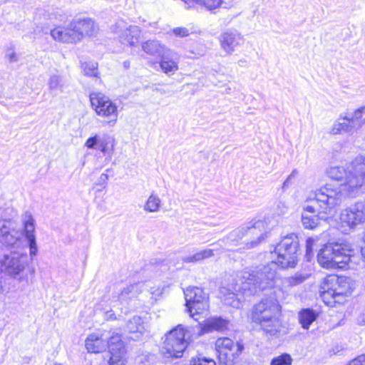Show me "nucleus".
<instances>
[{
  "mask_svg": "<svg viewBox=\"0 0 365 365\" xmlns=\"http://www.w3.org/2000/svg\"><path fill=\"white\" fill-rule=\"evenodd\" d=\"M82 68L86 75L89 76H97L98 69L96 63H84Z\"/></svg>",
  "mask_w": 365,
  "mask_h": 365,
  "instance_id": "38",
  "label": "nucleus"
},
{
  "mask_svg": "<svg viewBox=\"0 0 365 365\" xmlns=\"http://www.w3.org/2000/svg\"><path fill=\"white\" fill-rule=\"evenodd\" d=\"M112 31L116 34L122 43L134 46L136 45L141 35V31L138 26L128 25L123 21H117L111 28Z\"/></svg>",
  "mask_w": 365,
  "mask_h": 365,
  "instance_id": "14",
  "label": "nucleus"
},
{
  "mask_svg": "<svg viewBox=\"0 0 365 365\" xmlns=\"http://www.w3.org/2000/svg\"><path fill=\"white\" fill-rule=\"evenodd\" d=\"M46 19L51 21L54 24L64 22L67 20L68 16L61 9H52L46 11L43 14Z\"/></svg>",
  "mask_w": 365,
  "mask_h": 365,
  "instance_id": "32",
  "label": "nucleus"
},
{
  "mask_svg": "<svg viewBox=\"0 0 365 365\" xmlns=\"http://www.w3.org/2000/svg\"><path fill=\"white\" fill-rule=\"evenodd\" d=\"M288 212V207L284 202H279L276 207V212L279 215H284Z\"/></svg>",
  "mask_w": 365,
  "mask_h": 365,
  "instance_id": "43",
  "label": "nucleus"
},
{
  "mask_svg": "<svg viewBox=\"0 0 365 365\" xmlns=\"http://www.w3.org/2000/svg\"><path fill=\"white\" fill-rule=\"evenodd\" d=\"M109 332L103 331L101 334H91L86 340V347L88 352L100 353L107 349L106 340L108 339Z\"/></svg>",
  "mask_w": 365,
  "mask_h": 365,
  "instance_id": "19",
  "label": "nucleus"
},
{
  "mask_svg": "<svg viewBox=\"0 0 365 365\" xmlns=\"http://www.w3.org/2000/svg\"><path fill=\"white\" fill-rule=\"evenodd\" d=\"M215 349L218 354L219 365H235L244 346L239 342L235 343L230 338L221 337L216 340Z\"/></svg>",
  "mask_w": 365,
  "mask_h": 365,
  "instance_id": "10",
  "label": "nucleus"
},
{
  "mask_svg": "<svg viewBox=\"0 0 365 365\" xmlns=\"http://www.w3.org/2000/svg\"><path fill=\"white\" fill-rule=\"evenodd\" d=\"M364 110L365 107H361L356 109L354 113L347 115L349 116L351 123L354 124L356 129L361 128L365 123V120L362 119V114Z\"/></svg>",
  "mask_w": 365,
  "mask_h": 365,
  "instance_id": "36",
  "label": "nucleus"
},
{
  "mask_svg": "<svg viewBox=\"0 0 365 365\" xmlns=\"http://www.w3.org/2000/svg\"><path fill=\"white\" fill-rule=\"evenodd\" d=\"M47 85L51 91H63L66 85L64 76L58 73H52L48 79Z\"/></svg>",
  "mask_w": 365,
  "mask_h": 365,
  "instance_id": "29",
  "label": "nucleus"
},
{
  "mask_svg": "<svg viewBox=\"0 0 365 365\" xmlns=\"http://www.w3.org/2000/svg\"><path fill=\"white\" fill-rule=\"evenodd\" d=\"M185 336V330L182 325H178L166 334L165 340L160 349L161 354L165 361L182 356L187 346Z\"/></svg>",
  "mask_w": 365,
  "mask_h": 365,
  "instance_id": "6",
  "label": "nucleus"
},
{
  "mask_svg": "<svg viewBox=\"0 0 365 365\" xmlns=\"http://www.w3.org/2000/svg\"><path fill=\"white\" fill-rule=\"evenodd\" d=\"M327 176L344 182L341 187L326 184L310 194L304 209L311 212L331 213L342 202L344 192L356 197L365 192V156H359L346 166L334 165L327 170Z\"/></svg>",
  "mask_w": 365,
  "mask_h": 365,
  "instance_id": "2",
  "label": "nucleus"
},
{
  "mask_svg": "<svg viewBox=\"0 0 365 365\" xmlns=\"http://www.w3.org/2000/svg\"><path fill=\"white\" fill-rule=\"evenodd\" d=\"M187 310L190 317L202 313L209 307L208 297L201 288L189 287L184 291Z\"/></svg>",
  "mask_w": 365,
  "mask_h": 365,
  "instance_id": "12",
  "label": "nucleus"
},
{
  "mask_svg": "<svg viewBox=\"0 0 365 365\" xmlns=\"http://www.w3.org/2000/svg\"><path fill=\"white\" fill-rule=\"evenodd\" d=\"M115 140L110 136H106L103 139H100L98 142V148L103 153L106 154L113 150Z\"/></svg>",
  "mask_w": 365,
  "mask_h": 365,
  "instance_id": "35",
  "label": "nucleus"
},
{
  "mask_svg": "<svg viewBox=\"0 0 365 365\" xmlns=\"http://www.w3.org/2000/svg\"><path fill=\"white\" fill-rule=\"evenodd\" d=\"M291 180H292L291 178H289V177H287V180L284 182V183L282 185L283 190L287 189V187L289 185Z\"/></svg>",
  "mask_w": 365,
  "mask_h": 365,
  "instance_id": "48",
  "label": "nucleus"
},
{
  "mask_svg": "<svg viewBox=\"0 0 365 365\" xmlns=\"http://www.w3.org/2000/svg\"><path fill=\"white\" fill-rule=\"evenodd\" d=\"M297 174V170H294L292 173L288 176L289 178H291L292 179L293 178H294L296 176V175Z\"/></svg>",
  "mask_w": 365,
  "mask_h": 365,
  "instance_id": "50",
  "label": "nucleus"
},
{
  "mask_svg": "<svg viewBox=\"0 0 365 365\" xmlns=\"http://www.w3.org/2000/svg\"><path fill=\"white\" fill-rule=\"evenodd\" d=\"M143 50L151 56L160 55L166 51L163 45L156 40H148L142 44Z\"/></svg>",
  "mask_w": 365,
  "mask_h": 365,
  "instance_id": "27",
  "label": "nucleus"
},
{
  "mask_svg": "<svg viewBox=\"0 0 365 365\" xmlns=\"http://www.w3.org/2000/svg\"><path fill=\"white\" fill-rule=\"evenodd\" d=\"M0 242L11 249L23 250L25 248L23 232L10 220H0Z\"/></svg>",
  "mask_w": 365,
  "mask_h": 365,
  "instance_id": "11",
  "label": "nucleus"
},
{
  "mask_svg": "<svg viewBox=\"0 0 365 365\" xmlns=\"http://www.w3.org/2000/svg\"><path fill=\"white\" fill-rule=\"evenodd\" d=\"M229 322L221 317L207 319L202 325V333H209L213 331H222L228 328Z\"/></svg>",
  "mask_w": 365,
  "mask_h": 365,
  "instance_id": "23",
  "label": "nucleus"
},
{
  "mask_svg": "<svg viewBox=\"0 0 365 365\" xmlns=\"http://www.w3.org/2000/svg\"><path fill=\"white\" fill-rule=\"evenodd\" d=\"M105 318L107 320H113L115 319L116 317L113 310L108 311L105 313Z\"/></svg>",
  "mask_w": 365,
  "mask_h": 365,
  "instance_id": "47",
  "label": "nucleus"
},
{
  "mask_svg": "<svg viewBox=\"0 0 365 365\" xmlns=\"http://www.w3.org/2000/svg\"><path fill=\"white\" fill-rule=\"evenodd\" d=\"M280 311L281 307L277 299L272 297L264 298L255 305L252 318L266 334L277 336L282 329L278 317Z\"/></svg>",
  "mask_w": 365,
  "mask_h": 365,
  "instance_id": "3",
  "label": "nucleus"
},
{
  "mask_svg": "<svg viewBox=\"0 0 365 365\" xmlns=\"http://www.w3.org/2000/svg\"><path fill=\"white\" fill-rule=\"evenodd\" d=\"M123 67L125 68V69H128L130 68V63L129 61H125L123 63Z\"/></svg>",
  "mask_w": 365,
  "mask_h": 365,
  "instance_id": "49",
  "label": "nucleus"
},
{
  "mask_svg": "<svg viewBox=\"0 0 365 365\" xmlns=\"http://www.w3.org/2000/svg\"><path fill=\"white\" fill-rule=\"evenodd\" d=\"M185 2L187 8L194 6L195 4L205 8L209 11L217 9L220 6L222 0H181Z\"/></svg>",
  "mask_w": 365,
  "mask_h": 365,
  "instance_id": "26",
  "label": "nucleus"
},
{
  "mask_svg": "<svg viewBox=\"0 0 365 365\" xmlns=\"http://www.w3.org/2000/svg\"><path fill=\"white\" fill-rule=\"evenodd\" d=\"M109 332L108 339L106 340L107 348L109 349L110 354L109 364L110 365H125L124 354L125 346L121 339V336L118 334L110 336Z\"/></svg>",
  "mask_w": 365,
  "mask_h": 365,
  "instance_id": "15",
  "label": "nucleus"
},
{
  "mask_svg": "<svg viewBox=\"0 0 365 365\" xmlns=\"http://www.w3.org/2000/svg\"><path fill=\"white\" fill-rule=\"evenodd\" d=\"M54 365H62V364L56 363Z\"/></svg>",
  "mask_w": 365,
  "mask_h": 365,
  "instance_id": "51",
  "label": "nucleus"
},
{
  "mask_svg": "<svg viewBox=\"0 0 365 365\" xmlns=\"http://www.w3.org/2000/svg\"><path fill=\"white\" fill-rule=\"evenodd\" d=\"M190 365H216V362L211 359L207 358H192L190 361Z\"/></svg>",
  "mask_w": 365,
  "mask_h": 365,
  "instance_id": "39",
  "label": "nucleus"
},
{
  "mask_svg": "<svg viewBox=\"0 0 365 365\" xmlns=\"http://www.w3.org/2000/svg\"><path fill=\"white\" fill-rule=\"evenodd\" d=\"M50 32L52 38L59 42L73 43L81 41L74 19L66 27L57 26Z\"/></svg>",
  "mask_w": 365,
  "mask_h": 365,
  "instance_id": "16",
  "label": "nucleus"
},
{
  "mask_svg": "<svg viewBox=\"0 0 365 365\" xmlns=\"http://www.w3.org/2000/svg\"><path fill=\"white\" fill-rule=\"evenodd\" d=\"M292 359L289 354H282L274 357L270 365H292Z\"/></svg>",
  "mask_w": 365,
  "mask_h": 365,
  "instance_id": "37",
  "label": "nucleus"
},
{
  "mask_svg": "<svg viewBox=\"0 0 365 365\" xmlns=\"http://www.w3.org/2000/svg\"><path fill=\"white\" fill-rule=\"evenodd\" d=\"M160 197L155 194H151L144 205V210L149 212H157L160 210Z\"/></svg>",
  "mask_w": 365,
  "mask_h": 365,
  "instance_id": "34",
  "label": "nucleus"
},
{
  "mask_svg": "<svg viewBox=\"0 0 365 365\" xmlns=\"http://www.w3.org/2000/svg\"><path fill=\"white\" fill-rule=\"evenodd\" d=\"M74 21L78 29V34H79L81 41L84 37L96 36L99 31L98 24L91 18H78L74 19Z\"/></svg>",
  "mask_w": 365,
  "mask_h": 365,
  "instance_id": "21",
  "label": "nucleus"
},
{
  "mask_svg": "<svg viewBox=\"0 0 365 365\" xmlns=\"http://www.w3.org/2000/svg\"><path fill=\"white\" fill-rule=\"evenodd\" d=\"M340 220L351 230L365 224V200H359L344 209L340 215Z\"/></svg>",
  "mask_w": 365,
  "mask_h": 365,
  "instance_id": "13",
  "label": "nucleus"
},
{
  "mask_svg": "<svg viewBox=\"0 0 365 365\" xmlns=\"http://www.w3.org/2000/svg\"><path fill=\"white\" fill-rule=\"evenodd\" d=\"M219 41L222 49L227 54H232L235 48L241 44L242 38L237 31H229L221 34Z\"/></svg>",
  "mask_w": 365,
  "mask_h": 365,
  "instance_id": "18",
  "label": "nucleus"
},
{
  "mask_svg": "<svg viewBox=\"0 0 365 365\" xmlns=\"http://www.w3.org/2000/svg\"><path fill=\"white\" fill-rule=\"evenodd\" d=\"M99 140L98 136L96 135L93 137L89 138L86 140L85 145L90 149L96 148V146L98 145Z\"/></svg>",
  "mask_w": 365,
  "mask_h": 365,
  "instance_id": "42",
  "label": "nucleus"
},
{
  "mask_svg": "<svg viewBox=\"0 0 365 365\" xmlns=\"http://www.w3.org/2000/svg\"><path fill=\"white\" fill-rule=\"evenodd\" d=\"M357 129L354 124L351 123L349 116L346 115L344 117L340 115V117L334 123L330 133L333 135H338L342 132L353 133Z\"/></svg>",
  "mask_w": 365,
  "mask_h": 365,
  "instance_id": "22",
  "label": "nucleus"
},
{
  "mask_svg": "<svg viewBox=\"0 0 365 365\" xmlns=\"http://www.w3.org/2000/svg\"><path fill=\"white\" fill-rule=\"evenodd\" d=\"M264 223L258 220L254 223L250 222L247 225L238 227L229 234L228 239L231 241L241 240L245 237L247 248H252L264 240L266 235L263 232Z\"/></svg>",
  "mask_w": 365,
  "mask_h": 365,
  "instance_id": "7",
  "label": "nucleus"
},
{
  "mask_svg": "<svg viewBox=\"0 0 365 365\" xmlns=\"http://www.w3.org/2000/svg\"><path fill=\"white\" fill-rule=\"evenodd\" d=\"M143 284L136 283L124 288L119 294L118 299L122 304H128L129 300L136 298L140 294Z\"/></svg>",
  "mask_w": 365,
  "mask_h": 365,
  "instance_id": "24",
  "label": "nucleus"
},
{
  "mask_svg": "<svg viewBox=\"0 0 365 365\" xmlns=\"http://www.w3.org/2000/svg\"><path fill=\"white\" fill-rule=\"evenodd\" d=\"M354 282L344 276L329 275L320 284L321 297L326 304H343L354 289Z\"/></svg>",
  "mask_w": 365,
  "mask_h": 365,
  "instance_id": "4",
  "label": "nucleus"
},
{
  "mask_svg": "<svg viewBox=\"0 0 365 365\" xmlns=\"http://www.w3.org/2000/svg\"><path fill=\"white\" fill-rule=\"evenodd\" d=\"M92 108L96 114L105 119L110 125H114L118 120V106L108 96L102 93L93 92L90 94Z\"/></svg>",
  "mask_w": 365,
  "mask_h": 365,
  "instance_id": "9",
  "label": "nucleus"
},
{
  "mask_svg": "<svg viewBox=\"0 0 365 365\" xmlns=\"http://www.w3.org/2000/svg\"><path fill=\"white\" fill-rule=\"evenodd\" d=\"M178 54L170 49H166L161 54L160 66L163 72L168 76L173 75L178 70Z\"/></svg>",
  "mask_w": 365,
  "mask_h": 365,
  "instance_id": "20",
  "label": "nucleus"
},
{
  "mask_svg": "<svg viewBox=\"0 0 365 365\" xmlns=\"http://www.w3.org/2000/svg\"><path fill=\"white\" fill-rule=\"evenodd\" d=\"M128 331L133 334H142L145 331V327L141 317L134 316L127 323Z\"/></svg>",
  "mask_w": 365,
  "mask_h": 365,
  "instance_id": "31",
  "label": "nucleus"
},
{
  "mask_svg": "<svg viewBox=\"0 0 365 365\" xmlns=\"http://www.w3.org/2000/svg\"><path fill=\"white\" fill-rule=\"evenodd\" d=\"M358 324L363 326L365 325V306L360 309L359 315L356 318Z\"/></svg>",
  "mask_w": 365,
  "mask_h": 365,
  "instance_id": "45",
  "label": "nucleus"
},
{
  "mask_svg": "<svg viewBox=\"0 0 365 365\" xmlns=\"http://www.w3.org/2000/svg\"><path fill=\"white\" fill-rule=\"evenodd\" d=\"M27 255L22 250L11 252L0 256V269L11 277L21 280L25 274Z\"/></svg>",
  "mask_w": 365,
  "mask_h": 365,
  "instance_id": "8",
  "label": "nucleus"
},
{
  "mask_svg": "<svg viewBox=\"0 0 365 365\" xmlns=\"http://www.w3.org/2000/svg\"><path fill=\"white\" fill-rule=\"evenodd\" d=\"M308 277L309 274L297 272L292 276L284 278L282 283L284 286L295 287L304 282Z\"/></svg>",
  "mask_w": 365,
  "mask_h": 365,
  "instance_id": "33",
  "label": "nucleus"
},
{
  "mask_svg": "<svg viewBox=\"0 0 365 365\" xmlns=\"http://www.w3.org/2000/svg\"><path fill=\"white\" fill-rule=\"evenodd\" d=\"M316 240L313 237H308L306 240V257L309 260L314 255L313 248Z\"/></svg>",
  "mask_w": 365,
  "mask_h": 365,
  "instance_id": "40",
  "label": "nucleus"
},
{
  "mask_svg": "<svg viewBox=\"0 0 365 365\" xmlns=\"http://www.w3.org/2000/svg\"><path fill=\"white\" fill-rule=\"evenodd\" d=\"M108 180V175L106 173H103L101 175V176L99 178L98 184L103 185V187H105L107 184Z\"/></svg>",
  "mask_w": 365,
  "mask_h": 365,
  "instance_id": "46",
  "label": "nucleus"
},
{
  "mask_svg": "<svg viewBox=\"0 0 365 365\" xmlns=\"http://www.w3.org/2000/svg\"><path fill=\"white\" fill-rule=\"evenodd\" d=\"M214 255L212 250L205 249L200 250L192 255L185 256L182 257V260L185 263H197L203 259L210 258Z\"/></svg>",
  "mask_w": 365,
  "mask_h": 365,
  "instance_id": "28",
  "label": "nucleus"
},
{
  "mask_svg": "<svg viewBox=\"0 0 365 365\" xmlns=\"http://www.w3.org/2000/svg\"><path fill=\"white\" fill-rule=\"evenodd\" d=\"M317 314L311 309H304L299 314V322L304 329H308L309 326L317 319Z\"/></svg>",
  "mask_w": 365,
  "mask_h": 365,
  "instance_id": "30",
  "label": "nucleus"
},
{
  "mask_svg": "<svg viewBox=\"0 0 365 365\" xmlns=\"http://www.w3.org/2000/svg\"><path fill=\"white\" fill-rule=\"evenodd\" d=\"M351 250L341 244L329 243L317 254L319 264L326 269H343L349 264Z\"/></svg>",
  "mask_w": 365,
  "mask_h": 365,
  "instance_id": "5",
  "label": "nucleus"
},
{
  "mask_svg": "<svg viewBox=\"0 0 365 365\" xmlns=\"http://www.w3.org/2000/svg\"><path fill=\"white\" fill-rule=\"evenodd\" d=\"M6 57L10 63H14L18 61L17 56L13 48H9L6 51Z\"/></svg>",
  "mask_w": 365,
  "mask_h": 365,
  "instance_id": "44",
  "label": "nucleus"
},
{
  "mask_svg": "<svg viewBox=\"0 0 365 365\" xmlns=\"http://www.w3.org/2000/svg\"><path fill=\"white\" fill-rule=\"evenodd\" d=\"M24 226V235L25 236L29 246L30 255L31 257L36 256L38 252V247L35 235V220L30 212L26 211L21 217Z\"/></svg>",
  "mask_w": 365,
  "mask_h": 365,
  "instance_id": "17",
  "label": "nucleus"
},
{
  "mask_svg": "<svg viewBox=\"0 0 365 365\" xmlns=\"http://www.w3.org/2000/svg\"><path fill=\"white\" fill-rule=\"evenodd\" d=\"M172 33L175 36L183 38L188 36L191 31L186 27H176L172 30Z\"/></svg>",
  "mask_w": 365,
  "mask_h": 365,
  "instance_id": "41",
  "label": "nucleus"
},
{
  "mask_svg": "<svg viewBox=\"0 0 365 365\" xmlns=\"http://www.w3.org/2000/svg\"><path fill=\"white\" fill-rule=\"evenodd\" d=\"M274 255L277 258L270 263L237 272L227 279V284L220 289L221 294L228 295L223 299L225 304L239 307V293L255 295L273 287L277 281V265L282 269L295 267L299 255L297 236L292 233L284 237L274 247Z\"/></svg>",
  "mask_w": 365,
  "mask_h": 365,
  "instance_id": "1",
  "label": "nucleus"
},
{
  "mask_svg": "<svg viewBox=\"0 0 365 365\" xmlns=\"http://www.w3.org/2000/svg\"><path fill=\"white\" fill-rule=\"evenodd\" d=\"M306 202H307V200H305L304 202V204H306ZM304 206H303V210L304 212H307V210H305L304 209ZM335 211V209L334 210V211L332 212H331V214L334 213ZM310 212V213H317L318 215H309L304 212H303L302 214V223L304 226V227L305 229H309V230H313L314 229L315 227H317L319 224V221L321 219H324V217H319V214H324L323 212ZM327 215H330V213H327Z\"/></svg>",
  "mask_w": 365,
  "mask_h": 365,
  "instance_id": "25",
  "label": "nucleus"
}]
</instances>
